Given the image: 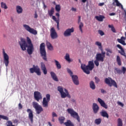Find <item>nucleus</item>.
<instances>
[{"mask_svg":"<svg viewBox=\"0 0 126 126\" xmlns=\"http://www.w3.org/2000/svg\"><path fill=\"white\" fill-rule=\"evenodd\" d=\"M58 91L60 92L61 95V98H65L67 97L68 98H71L70 94L68 93V91L66 89H64V92H63V88L61 86L58 87Z\"/></svg>","mask_w":126,"mask_h":126,"instance_id":"obj_5","label":"nucleus"},{"mask_svg":"<svg viewBox=\"0 0 126 126\" xmlns=\"http://www.w3.org/2000/svg\"><path fill=\"white\" fill-rule=\"evenodd\" d=\"M46 45H47V48H48L49 47H51V46H52V44H51V43H50V42L47 41Z\"/></svg>","mask_w":126,"mask_h":126,"instance_id":"obj_48","label":"nucleus"},{"mask_svg":"<svg viewBox=\"0 0 126 126\" xmlns=\"http://www.w3.org/2000/svg\"><path fill=\"white\" fill-rule=\"evenodd\" d=\"M67 72L69 73V74H70L71 76V75H72L73 74V73H72V71H71V70H70L69 68H67Z\"/></svg>","mask_w":126,"mask_h":126,"instance_id":"obj_47","label":"nucleus"},{"mask_svg":"<svg viewBox=\"0 0 126 126\" xmlns=\"http://www.w3.org/2000/svg\"><path fill=\"white\" fill-rule=\"evenodd\" d=\"M16 10L17 13L18 14H20L22 13V12H23V9L20 5L16 6Z\"/></svg>","mask_w":126,"mask_h":126,"instance_id":"obj_26","label":"nucleus"},{"mask_svg":"<svg viewBox=\"0 0 126 126\" xmlns=\"http://www.w3.org/2000/svg\"><path fill=\"white\" fill-rule=\"evenodd\" d=\"M90 87L92 90H95L96 89V85H95V83L93 81H91L90 82Z\"/></svg>","mask_w":126,"mask_h":126,"instance_id":"obj_31","label":"nucleus"},{"mask_svg":"<svg viewBox=\"0 0 126 126\" xmlns=\"http://www.w3.org/2000/svg\"><path fill=\"white\" fill-rule=\"evenodd\" d=\"M47 48L50 51H53L54 50V47H53V45H51V46H49Z\"/></svg>","mask_w":126,"mask_h":126,"instance_id":"obj_49","label":"nucleus"},{"mask_svg":"<svg viewBox=\"0 0 126 126\" xmlns=\"http://www.w3.org/2000/svg\"><path fill=\"white\" fill-rule=\"evenodd\" d=\"M73 32H74V28L67 29L64 31L63 35L64 37H68V36H71V33H73Z\"/></svg>","mask_w":126,"mask_h":126,"instance_id":"obj_14","label":"nucleus"},{"mask_svg":"<svg viewBox=\"0 0 126 126\" xmlns=\"http://www.w3.org/2000/svg\"><path fill=\"white\" fill-rule=\"evenodd\" d=\"M108 27H109V28H111V31H112V32H113V33H116V29H115V27H114V26L109 25Z\"/></svg>","mask_w":126,"mask_h":126,"instance_id":"obj_41","label":"nucleus"},{"mask_svg":"<svg viewBox=\"0 0 126 126\" xmlns=\"http://www.w3.org/2000/svg\"><path fill=\"white\" fill-rule=\"evenodd\" d=\"M37 17H38V15L37 14V13H35L34 18H37Z\"/></svg>","mask_w":126,"mask_h":126,"instance_id":"obj_58","label":"nucleus"},{"mask_svg":"<svg viewBox=\"0 0 126 126\" xmlns=\"http://www.w3.org/2000/svg\"><path fill=\"white\" fill-rule=\"evenodd\" d=\"M71 101L72 102H73V103L75 102V100H74V99H72Z\"/></svg>","mask_w":126,"mask_h":126,"instance_id":"obj_62","label":"nucleus"},{"mask_svg":"<svg viewBox=\"0 0 126 126\" xmlns=\"http://www.w3.org/2000/svg\"><path fill=\"white\" fill-rule=\"evenodd\" d=\"M56 16H57V17H58V19H57V20H60V13H56Z\"/></svg>","mask_w":126,"mask_h":126,"instance_id":"obj_52","label":"nucleus"},{"mask_svg":"<svg viewBox=\"0 0 126 126\" xmlns=\"http://www.w3.org/2000/svg\"><path fill=\"white\" fill-rule=\"evenodd\" d=\"M59 121L61 125H64V121H65V117L63 116H61L58 118Z\"/></svg>","mask_w":126,"mask_h":126,"instance_id":"obj_29","label":"nucleus"},{"mask_svg":"<svg viewBox=\"0 0 126 126\" xmlns=\"http://www.w3.org/2000/svg\"><path fill=\"white\" fill-rule=\"evenodd\" d=\"M51 100V95L49 94H46V97H43L42 100V106L43 108L49 107V102Z\"/></svg>","mask_w":126,"mask_h":126,"instance_id":"obj_8","label":"nucleus"},{"mask_svg":"<svg viewBox=\"0 0 126 126\" xmlns=\"http://www.w3.org/2000/svg\"><path fill=\"white\" fill-rule=\"evenodd\" d=\"M0 119H2L3 120H5L6 121H8V117L4 115H0Z\"/></svg>","mask_w":126,"mask_h":126,"instance_id":"obj_43","label":"nucleus"},{"mask_svg":"<svg viewBox=\"0 0 126 126\" xmlns=\"http://www.w3.org/2000/svg\"><path fill=\"white\" fill-rule=\"evenodd\" d=\"M3 63L6 67L8 66V64H9V57L7 55V54L4 51V50L3 49Z\"/></svg>","mask_w":126,"mask_h":126,"instance_id":"obj_12","label":"nucleus"},{"mask_svg":"<svg viewBox=\"0 0 126 126\" xmlns=\"http://www.w3.org/2000/svg\"><path fill=\"white\" fill-rule=\"evenodd\" d=\"M32 106L35 110V112L37 115H40L42 112L44 111L43 107L36 102H32Z\"/></svg>","mask_w":126,"mask_h":126,"instance_id":"obj_7","label":"nucleus"},{"mask_svg":"<svg viewBox=\"0 0 126 126\" xmlns=\"http://www.w3.org/2000/svg\"><path fill=\"white\" fill-rule=\"evenodd\" d=\"M52 19L57 23V27L58 30H60V20H57V18L55 16H52Z\"/></svg>","mask_w":126,"mask_h":126,"instance_id":"obj_27","label":"nucleus"},{"mask_svg":"<svg viewBox=\"0 0 126 126\" xmlns=\"http://www.w3.org/2000/svg\"><path fill=\"white\" fill-rule=\"evenodd\" d=\"M116 62L118 64V65H122V60H121V57L120 56H117L116 58Z\"/></svg>","mask_w":126,"mask_h":126,"instance_id":"obj_36","label":"nucleus"},{"mask_svg":"<svg viewBox=\"0 0 126 126\" xmlns=\"http://www.w3.org/2000/svg\"><path fill=\"white\" fill-rule=\"evenodd\" d=\"M117 47L121 50V52L119 51L120 54H121L122 56H124V57H126V52H125V50H124V48H123L122 46L120 44H117Z\"/></svg>","mask_w":126,"mask_h":126,"instance_id":"obj_22","label":"nucleus"},{"mask_svg":"<svg viewBox=\"0 0 126 126\" xmlns=\"http://www.w3.org/2000/svg\"><path fill=\"white\" fill-rule=\"evenodd\" d=\"M95 45H96V46H98L99 50H100V51H101V53H102V52H103V47H102V43H101V42H100L99 41H96L95 43Z\"/></svg>","mask_w":126,"mask_h":126,"instance_id":"obj_32","label":"nucleus"},{"mask_svg":"<svg viewBox=\"0 0 126 126\" xmlns=\"http://www.w3.org/2000/svg\"><path fill=\"white\" fill-rule=\"evenodd\" d=\"M40 67L42 71L43 72V74L46 75L48 73V70L46 67V65L44 62L40 63Z\"/></svg>","mask_w":126,"mask_h":126,"instance_id":"obj_17","label":"nucleus"},{"mask_svg":"<svg viewBox=\"0 0 126 126\" xmlns=\"http://www.w3.org/2000/svg\"><path fill=\"white\" fill-rule=\"evenodd\" d=\"M105 55L106 52H102L101 53H97L96 55V60L94 61V64L96 66H99V62L103 63L104 62V59H105Z\"/></svg>","mask_w":126,"mask_h":126,"instance_id":"obj_3","label":"nucleus"},{"mask_svg":"<svg viewBox=\"0 0 126 126\" xmlns=\"http://www.w3.org/2000/svg\"><path fill=\"white\" fill-rule=\"evenodd\" d=\"M100 115L101 116V117H103V118H106L107 119H109V114H108L107 111L104 110H102L100 112Z\"/></svg>","mask_w":126,"mask_h":126,"instance_id":"obj_23","label":"nucleus"},{"mask_svg":"<svg viewBox=\"0 0 126 126\" xmlns=\"http://www.w3.org/2000/svg\"><path fill=\"white\" fill-rule=\"evenodd\" d=\"M125 40H126V38L124 36L121 37V39H117L118 42L120 44H122V45H123V46H126V45Z\"/></svg>","mask_w":126,"mask_h":126,"instance_id":"obj_24","label":"nucleus"},{"mask_svg":"<svg viewBox=\"0 0 126 126\" xmlns=\"http://www.w3.org/2000/svg\"><path fill=\"white\" fill-rule=\"evenodd\" d=\"M71 9L73 11H76V9L74 8V7H72Z\"/></svg>","mask_w":126,"mask_h":126,"instance_id":"obj_59","label":"nucleus"},{"mask_svg":"<svg viewBox=\"0 0 126 126\" xmlns=\"http://www.w3.org/2000/svg\"><path fill=\"white\" fill-rule=\"evenodd\" d=\"M50 37L53 40L58 39V37H59L58 33H57L56 30H55V28H52L50 30Z\"/></svg>","mask_w":126,"mask_h":126,"instance_id":"obj_13","label":"nucleus"},{"mask_svg":"<svg viewBox=\"0 0 126 126\" xmlns=\"http://www.w3.org/2000/svg\"><path fill=\"white\" fill-rule=\"evenodd\" d=\"M58 117V115L56 114L55 112H52V117L55 118Z\"/></svg>","mask_w":126,"mask_h":126,"instance_id":"obj_50","label":"nucleus"},{"mask_svg":"<svg viewBox=\"0 0 126 126\" xmlns=\"http://www.w3.org/2000/svg\"><path fill=\"white\" fill-rule=\"evenodd\" d=\"M105 82L106 84H108L110 87H112V86H114L115 88H118V85L116 81L113 80L112 78H110L109 79L108 78H106L105 79Z\"/></svg>","mask_w":126,"mask_h":126,"instance_id":"obj_9","label":"nucleus"},{"mask_svg":"<svg viewBox=\"0 0 126 126\" xmlns=\"http://www.w3.org/2000/svg\"><path fill=\"white\" fill-rule=\"evenodd\" d=\"M72 81L75 85H79V80H78V77L76 75H72L71 76Z\"/></svg>","mask_w":126,"mask_h":126,"instance_id":"obj_19","label":"nucleus"},{"mask_svg":"<svg viewBox=\"0 0 126 126\" xmlns=\"http://www.w3.org/2000/svg\"><path fill=\"white\" fill-rule=\"evenodd\" d=\"M106 51L107 53H110V54H112L113 53V51L111 49H106Z\"/></svg>","mask_w":126,"mask_h":126,"instance_id":"obj_51","label":"nucleus"},{"mask_svg":"<svg viewBox=\"0 0 126 126\" xmlns=\"http://www.w3.org/2000/svg\"><path fill=\"white\" fill-rule=\"evenodd\" d=\"M101 93L104 94V93H106V91H104V89H101Z\"/></svg>","mask_w":126,"mask_h":126,"instance_id":"obj_56","label":"nucleus"},{"mask_svg":"<svg viewBox=\"0 0 126 126\" xmlns=\"http://www.w3.org/2000/svg\"><path fill=\"white\" fill-rule=\"evenodd\" d=\"M34 98L37 102H39L40 100L42 99L43 97L42 96V94L39 92H34Z\"/></svg>","mask_w":126,"mask_h":126,"instance_id":"obj_15","label":"nucleus"},{"mask_svg":"<svg viewBox=\"0 0 126 126\" xmlns=\"http://www.w3.org/2000/svg\"><path fill=\"white\" fill-rule=\"evenodd\" d=\"M79 62L80 63H81V61H80V60H79Z\"/></svg>","mask_w":126,"mask_h":126,"instance_id":"obj_64","label":"nucleus"},{"mask_svg":"<svg viewBox=\"0 0 126 126\" xmlns=\"http://www.w3.org/2000/svg\"><path fill=\"white\" fill-rule=\"evenodd\" d=\"M101 122H102V119H101V118L96 119L94 121V123L96 125H100Z\"/></svg>","mask_w":126,"mask_h":126,"instance_id":"obj_38","label":"nucleus"},{"mask_svg":"<svg viewBox=\"0 0 126 126\" xmlns=\"http://www.w3.org/2000/svg\"><path fill=\"white\" fill-rule=\"evenodd\" d=\"M54 62L55 63V65H56L57 68L58 69H61V68H62V65H61V63H60V62L56 60H54Z\"/></svg>","mask_w":126,"mask_h":126,"instance_id":"obj_34","label":"nucleus"},{"mask_svg":"<svg viewBox=\"0 0 126 126\" xmlns=\"http://www.w3.org/2000/svg\"><path fill=\"white\" fill-rule=\"evenodd\" d=\"M1 7L2 8H4V9H7V6H6V4L4 2H1Z\"/></svg>","mask_w":126,"mask_h":126,"instance_id":"obj_40","label":"nucleus"},{"mask_svg":"<svg viewBox=\"0 0 126 126\" xmlns=\"http://www.w3.org/2000/svg\"><path fill=\"white\" fill-rule=\"evenodd\" d=\"M78 41L79 42V43H80V40H79V39L78 38Z\"/></svg>","mask_w":126,"mask_h":126,"instance_id":"obj_63","label":"nucleus"},{"mask_svg":"<svg viewBox=\"0 0 126 126\" xmlns=\"http://www.w3.org/2000/svg\"><path fill=\"white\" fill-rule=\"evenodd\" d=\"M106 56H108V57H110V54L109 53V52L106 53Z\"/></svg>","mask_w":126,"mask_h":126,"instance_id":"obj_60","label":"nucleus"},{"mask_svg":"<svg viewBox=\"0 0 126 126\" xmlns=\"http://www.w3.org/2000/svg\"><path fill=\"white\" fill-rule=\"evenodd\" d=\"M27 42L24 38L21 39V41L19 42V44L22 49V51H26V48H27V52L29 55H32L34 52V45L32 43V41L29 37H27ZM28 44V45L27 44Z\"/></svg>","mask_w":126,"mask_h":126,"instance_id":"obj_1","label":"nucleus"},{"mask_svg":"<svg viewBox=\"0 0 126 126\" xmlns=\"http://www.w3.org/2000/svg\"><path fill=\"white\" fill-rule=\"evenodd\" d=\"M64 125L65 126H74V124H73L70 120H67V121L64 123Z\"/></svg>","mask_w":126,"mask_h":126,"instance_id":"obj_33","label":"nucleus"},{"mask_svg":"<svg viewBox=\"0 0 126 126\" xmlns=\"http://www.w3.org/2000/svg\"><path fill=\"white\" fill-rule=\"evenodd\" d=\"M67 112L68 114H70V116L72 117V118H73L74 119H76V120L78 121V123L80 122V117H79L78 113L75 112L74 110L71 108H68L67 109Z\"/></svg>","mask_w":126,"mask_h":126,"instance_id":"obj_6","label":"nucleus"},{"mask_svg":"<svg viewBox=\"0 0 126 126\" xmlns=\"http://www.w3.org/2000/svg\"><path fill=\"white\" fill-rule=\"evenodd\" d=\"M39 51L41 57L42 58L43 60L45 62H47L48 59H47V52H46V48H45V43H42L40 44Z\"/></svg>","mask_w":126,"mask_h":126,"instance_id":"obj_4","label":"nucleus"},{"mask_svg":"<svg viewBox=\"0 0 126 126\" xmlns=\"http://www.w3.org/2000/svg\"><path fill=\"white\" fill-rule=\"evenodd\" d=\"M27 113L29 114V119L31 121L32 124H33V119L34 118V115H33V111L31 109H28L27 110Z\"/></svg>","mask_w":126,"mask_h":126,"instance_id":"obj_16","label":"nucleus"},{"mask_svg":"<svg viewBox=\"0 0 126 126\" xmlns=\"http://www.w3.org/2000/svg\"><path fill=\"white\" fill-rule=\"evenodd\" d=\"M87 0H82V2H86V1H87Z\"/></svg>","mask_w":126,"mask_h":126,"instance_id":"obj_61","label":"nucleus"},{"mask_svg":"<svg viewBox=\"0 0 126 126\" xmlns=\"http://www.w3.org/2000/svg\"><path fill=\"white\" fill-rule=\"evenodd\" d=\"M117 126H123V120L120 118L118 119V124Z\"/></svg>","mask_w":126,"mask_h":126,"instance_id":"obj_39","label":"nucleus"},{"mask_svg":"<svg viewBox=\"0 0 126 126\" xmlns=\"http://www.w3.org/2000/svg\"><path fill=\"white\" fill-rule=\"evenodd\" d=\"M81 68L86 74H90V70H93V68H94V63L93 62V61H89L88 62V65H87L81 63Z\"/></svg>","mask_w":126,"mask_h":126,"instance_id":"obj_2","label":"nucleus"},{"mask_svg":"<svg viewBox=\"0 0 126 126\" xmlns=\"http://www.w3.org/2000/svg\"><path fill=\"white\" fill-rule=\"evenodd\" d=\"M30 73H34L35 72L38 76L41 74V70L38 65L35 66V65H33V67L30 68Z\"/></svg>","mask_w":126,"mask_h":126,"instance_id":"obj_10","label":"nucleus"},{"mask_svg":"<svg viewBox=\"0 0 126 126\" xmlns=\"http://www.w3.org/2000/svg\"><path fill=\"white\" fill-rule=\"evenodd\" d=\"M109 15H110V16H114V15H116V13H114V12L111 13L109 14Z\"/></svg>","mask_w":126,"mask_h":126,"instance_id":"obj_57","label":"nucleus"},{"mask_svg":"<svg viewBox=\"0 0 126 126\" xmlns=\"http://www.w3.org/2000/svg\"><path fill=\"white\" fill-rule=\"evenodd\" d=\"M23 27L25 28V30L31 33V34H32L33 35H37L38 33L37 31L34 30V29L31 28V27H30V26L28 25L24 24Z\"/></svg>","mask_w":126,"mask_h":126,"instance_id":"obj_11","label":"nucleus"},{"mask_svg":"<svg viewBox=\"0 0 126 126\" xmlns=\"http://www.w3.org/2000/svg\"><path fill=\"white\" fill-rule=\"evenodd\" d=\"M118 104L119 105V106H121V107H124V103L121 102H118Z\"/></svg>","mask_w":126,"mask_h":126,"instance_id":"obj_53","label":"nucleus"},{"mask_svg":"<svg viewBox=\"0 0 126 126\" xmlns=\"http://www.w3.org/2000/svg\"><path fill=\"white\" fill-rule=\"evenodd\" d=\"M81 21V16H78V23L79 24H80L79 28L81 33H83V31L82 30V27H83L84 25H83V23L80 22Z\"/></svg>","mask_w":126,"mask_h":126,"instance_id":"obj_21","label":"nucleus"},{"mask_svg":"<svg viewBox=\"0 0 126 126\" xmlns=\"http://www.w3.org/2000/svg\"><path fill=\"white\" fill-rule=\"evenodd\" d=\"M94 79H95V82L97 84H98V83L100 82V79H99V78H98L97 77H95Z\"/></svg>","mask_w":126,"mask_h":126,"instance_id":"obj_44","label":"nucleus"},{"mask_svg":"<svg viewBox=\"0 0 126 126\" xmlns=\"http://www.w3.org/2000/svg\"><path fill=\"white\" fill-rule=\"evenodd\" d=\"M18 106H19V110H21V109H22V108H23V106H22V104H21V103H19V105H18Z\"/></svg>","mask_w":126,"mask_h":126,"instance_id":"obj_54","label":"nucleus"},{"mask_svg":"<svg viewBox=\"0 0 126 126\" xmlns=\"http://www.w3.org/2000/svg\"><path fill=\"white\" fill-rule=\"evenodd\" d=\"M104 4H105V3L104 2H102V3H99L98 4L99 6H103V5H104Z\"/></svg>","mask_w":126,"mask_h":126,"instance_id":"obj_55","label":"nucleus"},{"mask_svg":"<svg viewBox=\"0 0 126 126\" xmlns=\"http://www.w3.org/2000/svg\"><path fill=\"white\" fill-rule=\"evenodd\" d=\"M98 33L101 36H103V35H105V33H104V32L101 30H99Z\"/></svg>","mask_w":126,"mask_h":126,"instance_id":"obj_46","label":"nucleus"},{"mask_svg":"<svg viewBox=\"0 0 126 126\" xmlns=\"http://www.w3.org/2000/svg\"><path fill=\"white\" fill-rule=\"evenodd\" d=\"M64 59L65 60H66V61H67V62H69V63H70V62H71V60H70V58L69 57V54L68 53H66L65 54Z\"/></svg>","mask_w":126,"mask_h":126,"instance_id":"obj_37","label":"nucleus"},{"mask_svg":"<svg viewBox=\"0 0 126 126\" xmlns=\"http://www.w3.org/2000/svg\"><path fill=\"white\" fill-rule=\"evenodd\" d=\"M93 111L94 112V114H97L98 112H99V110L100 109V108L99 107V106L98 105V104H97V103H94L93 104Z\"/></svg>","mask_w":126,"mask_h":126,"instance_id":"obj_18","label":"nucleus"},{"mask_svg":"<svg viewBox=\"0 0 126 126\" xmlns=\"http://www.w3.org/2000/svg\"><path fill=\"white\" fill-rule=\"evenodd\" d=\"M6 125L7 126H11L12 125V122L10 121H8L6 122Z\"/></svg>","mask_w":126,"mask_h":126,"instance_id":"obj_45","label":"nucleus"},{"mask_svg":"<svg viewBox=\"0 0 126 126\" xmlns=\"http://www.w3.org/2000/svg\"><path fill=\"white\" fill-rule=\"evenodd\" d=\"M50 75L52 78L54 80V81H59V79H58V77H57V75L54 72H50Z\"/></svg>","mask_w":126,"mask_h":126,"instance_id":"obj_25","label":"nucleus"},{"mask_svg":"<svg viewBox=\"0 0 126 126\" xmlns=\"http://www.w3.org/2000/svg\"><path fill=\"white\" fill-rule=\"evenodd\" d=\"M55 9L58 12H60L61 11V5L58 4L56 5Z\"/></svg>","mask_w":126,"mask_h":126,"instance_id":"obj_42","label":"nucleus"},{"mask_svg":"<svg viewBox=\"0 0 126 126\" xmlns=\"http://www.w3.org/2000/svg\"><path fill=\"white\" fill-rule=\"evenodd\" d=\"M97 101L99 103L101 107H103L105 109H108V105H106V104L105 103V101H104V100H103L100 98H98Z\"/></svg>","mask_w":126,"mask_h":126,"instance_id":"obj_20","label":"nucleus"},{"mask_svg":"<svg viewBox=\"0 0 126 126\" xmlns=\"http://www.w3.org/2000/svg\"><path fill=\"white\" fill-rule=\"evenodd\" d=\"M55 13V8L53 7H51V9L50 10H48V14L50 17H53V14Z\"/></svg>","mask_w":126,"mask_h":126,"instance_id":"obj_28","label":"nucleus"},{"mask_svg":"<svg viewBox=\"0 0 126 126\" xmlns=\"http://www.w3.org/2000/svg\"><path fill=\"white\" fill-rule=\"evenodd\" d=\"M115 2L116 3L117 6H121L122 9H124V6H123V5L118 0H115L112 3L113 5H115Z\"/></svg>","mask_w":126,"mask_h":126,"instance_id":"obj_30","label":"nucleus"},{"mask_svg":"<svg viewBox=\"0 0 126 126\" xmlns=\"http://www.w3.org/2000/svg\"><path fill=\"white\" fill-rule=\"evenodd\" d=\"M95 18L96 20H98V21H103V19L105 18V17L104 16L100 15L99 16H96Z\"/></svg>","mask_w":126,"mask_h":126,"instance_id":"obj_35","label":"nucleus"}]
</instances>
